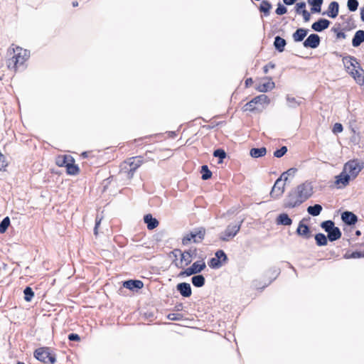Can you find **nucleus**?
<instances>
[{
  "label": "nucleus",
  "mask_w": 364,
  "mask_h": 364,
  "mask_svg": "<svg viewBox=\"0 0 364 364\" xmlns=\"http://www.w3.org/2000/svg\"><path fill=\"white\" fill-rule=\"evenodd\" d=\"M30 53L26 49L12 45L7 50V67L16 71L28 59Z\"/></svg>",
  "instance_id": "f257e3e1"
},
{
  "label": "nucleus",
  "mask_w": 364,
  "mask_h": 364,
  "mask_svg": "<svg viewBox=\"0 0 364 364\" xmlns=\"http://www.w3.org/2000/svg\"><path fill=\"white\" fill-rule=\"evenodd\" d=\"M295 169L290 168L287 171L283 173L279 178H277L270 192V196L274 198H279L282 196L285 190V181L288 179V175L295 172Z\"/></svg>",
  "instance_id": "f03ea898"
},
{
  "label": "nucleus",
  "mask_w": 364,
  "mask_h": 364,
  "mask_svg": "<svg viewBox=\"0 0 364 364\" xmlns=\"http://www.w3.org/2000/svg\"><path fill=\"white\" fill-rule=\"evenodd\" d=\"M56 164L60 167H65L69 175H76L79 173V168L75 164L74 159L70 155L58 156L55 159Z\"/></svg>",
  "instance_id": "7ed1b4c3"
},
{
  "label": "nucleus",
  "mask_w": 364,
  "mask_h": 364,
  "mask_svg": "<svg viewBox=\"0 0 364 364\" xmlns=\"http://www.w3.org/2000/svg\"><path fill=\"white\" fill-rule=\"evenodd\" d=\"M172 255L176 258L180 256V259L173 261V264L177 268L183 269L190 264L192 262V254L191 250L182 252L179 249H175L171 252Z\"/></svg>",
  "instance_id": "20e7f679"
},
{
  "label": "nucleus",
  "mask_w": 364,
  "mask_h": 364,
  "mask_svg": "<svg viewBox=\"0 0 364 364\" xmlns=\"http://www.w3.org/2000/svg\"><path fill=\"white\" fill-rule=\"evenodd\" d=\"M321 227L328 233L327 238L331 242L338 240L341 237L342 233L340 229L335 226V224L332 220H326L322 222Z\"/></svg>",
  "instance_id": "39448f33"
},
{
  "label": "nucleus",
  "mask_w": 364,
  "mask_h": 364,
  "mask_svg": "<svg viewBox=\"0 0 364 364\" xmlns=\"http://www.w3.org/2000/svg\"><path fill=\"white\" fill-rule=\"evenodd\" d=\"M141 156H135L128 159L123 164L122 169L127 172L129 177H132L135 171L143 164Z\"/></svg>",
  "instance_id": "423d86ee"
},
{
  "label": "nucleus",
  "mask_w": 364,
  "mask_h": 364,
  "mask_svg": "<svg viewBox=\"0 0 364 364\" xmlns=\"http://www.w3.org/2000/svg\"><path fill=\"white\" fill-rule=\"evenodd\" d=\"M242 223V220L228 225L226 229L220 232L219 235L220 240L223 241L232 240L240 231Z\"/></svg>",
  "instance_id": "0eeeda50"
},
{
  "label": "nucleus",
  "mask_w": 364,
  "mask_h": 364,
  "mask_svg": "<svg viewBox=\"0 0 364 364\" xmlns=\"http://www.w3.org/2000/svg\"><path fill=\"white\" fill-rule=\"evenodd\" d=\"M363 168V163L358 159L350 160L345 164L343 169L355 179Z\"/></svg>",
  "instance_id": "6e6552de"
},
{
  "label": "nucleus",
  "mask_w": 364,
  "mask_h": 364,
  "mask_svg": "<svg viewBox=\"0 0 364 364\" xmlns=\"http://www.w3.org/2000/svg\"><path fill=\"white\" fill-rule=\"evenodd\" d=\"M34 356L37 360L45 363L53 364L56 361L55 355L50 353L48 348L43 347L36 349L34 352Z\"/></svg>",
  "instance_id": "1a4fd4ad"
},
{
  "label": "nucleus",
  "mask_w": 364,
  "mask_h": 364,
  "mask_svg": "<svg viewBox=\"0 0 364 364\" xmlns=\"http://www.w3.org/2000/svg\"><path fill=\"white\" fill-rule=\"evenodd\" d=\"M205 233V230L203 228L195 229L183 237L182 242L183 245H188L191 241H193L194 242H200L204 238Z\"/></svg>",
  "instance_id": "9d476101"
},
{
  "label": "nucleus",
  "mask_w": 364,
  "mask_h": 364,
  "mask_svg": "<svg viewBox=\"0 0 364 364\" xmlns=\"http://www.w3.org/2000/svg\"><path fill=\"white\" fill-rule=\"evenodd\" d=\"M304 201L306 200L300 197V194L295 188L289 193L287 198L284 200V207L295 208L300 205Z\"/></svg>",
  "instance_id": "9b49d317"
},
{
  "label": "nucleus",
  "mask_w": 364,
  "mask_h": 364,
  "mask_svg": "<svg viewBox=\"0 0 364 364\" xmlns=\"http://www.w3.org/2000/svg\"><path fill=\"white\" fill-rule=\"evenodd\" d=\"M205 268V263L203 261L195 262L190 267L185 269L181 272L178 277H189L193 274H196L201 272Z\"/></svg>",
  "instance_id": "f8f14e48"
},
{
  "label": "nucleus",
  "mask_w": 364,
  "mask_h": 364,
  "mask_svg": "<svg viewBox=\"0 0 364 364\" xmlns=\"http://www.w3.org/2000/svg\"><path fill=\"white\" fill-rule=\"evenodd\" d=\"M269 100L268 97L265 95H260L254 97L252 100L246 103L244 107V111H255L256 109L255 105L258 103H269Z\"/></svg>",
  "instance_id": "ddd939ff"
},
{
  "label": "nucleus",
  "mask_w": 364,
  "mask_h": 364,
  "mask_svg": "<svg viewBox=\"0 0 364 364\" xmlns=\"http://www.w3.org/2000/svg\"><path fill=\"white\" fill-rule=\"evenodd\" d=\"M297 192L300 194V197L306 200L313 194V186L311 183L305 181L299 185L296 188Z\"/></svg>",
  "instance_id": "4468645a"
},
{
  "label": "nucleus",
  "mask_w": 364,
  "mask_h": 364,
  "mask_svg": "<svg viewBox=\"0 0 364 364\" xmlns=\"http://www.w3.org/2000/svg\"><path fill=\"white\" fill-rule=\"evenodd\" d=\"M350 180H353L350 175L343 169L342 172L336 177L335 183L339 188H344L348 185Z\"/></svg>",
  "instance_id": "2eb2a0df"
},
{
  "label": "nucleus",
  "mask_w": 364,
  "mask_h": 364,
  "mask_svg": "<svg viewBox=\"0 0 364 364\" xmlns=\"http://www.w3.org/2000/svg\"><path fill=\"white\" fill-rule=\"evenodd\" d=\"M263 80L264 82H261L257 85L256 87L257 90L260 92H267L274 88L275 84L271 77L264 78Z\"/></svg>",
  "instance_id": "dca6fc26"
},
{
  "label": "nucleus",
  "mask_w": 364,
  "mask_h": 364,
  "mask_svg": "<svg viewBox=\"0 0 364 364\" xmlns=\"http://www.w3.org/2000/svg\"><path fill=\"white\" fill-rule=\"evenodd\" d=\"M343 63L346 71L349 73L356 68V65H359V63L355 58L353 56H346L343 58Z\"/></svg>",
  "instance_id": "f3484780"
},
{
  "label": "nucleus",
  "mask_w": 364,
  "mask_h": 364,
  "mask_svg": "<svg viewBox=\"0 0 364 364\" xmlns=\"http://www.w3.org/2000/svg\"><path fill=\"white\" fill-rule=\"evenodd\" d=\"M320 38L317 34H311L304 41L303 45L305 48H316L319 46Z\"/></svg>",
  "instance_id": "a211bd4d"
},
{
  "label": "nucleus",
  "mask_w": 364,
  "mask_h": 364,
  "mask_svg": "<svg viewBox=\"0 0 364 364\" xmlns=\"http://www.w3.org/2000/svg\"><path fill=\"white\" fill-rule=\"evenodd\" d=\"M349 74L354 78V80L360 85L364 84V70L360 66L356 65L354 70L349 73Z\"/></svg>",
  "instance_id": "6ab92c4d"
},
{
  "label": "nucleus",
  "mask_w": 364,
  "mask_h": 364,
  "mask_svg": "<svg viewBox=\"0 0 364 364\" xmlns=\"http://www.w3.org/2000/svg\"><path fill=\"white\" fill-rule=\"evenodd\" d=\"M304 220L305 219H302L299 222L296 233L304 238H309L311 237L310 229L307 225L304 223Z\"/></svg>",
  "instance_id": "aec40b11"
},
{
  "label": "nucleus",
  "mask_w": 364,
  "mask_h": 364,
  "mask_svg": "<svg viewBox=\"0 0 364 364\" xmlns=\"http://www.w3.org/2000/svg\"><path fill=\"white\" fill-rule=\"evenodd\" d=\"M343 222L347 225H355L358 221V217L350 211H345L341 214Z\"/></svg>",
  "instance_id": "412c9836"
},
{
  "label": "nucleus",
  "mask_w": 364,
  "mask_h": 364,
  "mask_svg": "<svg viewBox=\"0 0 364 364\" xmlns=\"http://www.w3.org/2000/svg\"><path fill=\"white\" fill-rule=\"evenodd\" d=\"M339 11V5L336 1H332L330 3L328 10L326 12H324L323 14L326 15L330 18H336Z\"/></svg>",
  "instance_id": "4be33fe9"
},
{
  "label": "nucleus",
  "mask_w": 364,
  "mask_h": 364,
  "mask_svg": "<svg viewBox=\"0 0 364 364\" xmlns=\"http://www.w3.org/2000/svg\"><path fill=\"white\" fill-rule=\"evenodd\" d=\"M176 289L180 292L181 296H183L184 297H189L192 294L191 287L190 284H188V283H186V282L179 283L176 286Z\"/></svg>",
  "instance_id": "5701e85b"
},
{
  "label": "nucleus",
  "mask_w": 364,
  "mask_h": 364,
  "mask_svg": "<svg viewBox=\"0 0 364 364\" xmlns=\"http://www.w3.org/2000/svg\"><path fill=\"white\" fill-rule=\"evenodd\" d=\"M330 21L325 18H321L311 26L313 30L321 32L329 26Z\"/></svg>",
  "instance_id": "b1692460"
},
{
  "label": "nucleus",
  "mask_w": 364,
  "mask_h": 364,
  "mask_svg": "<svg viewBox=\"0 0 364 364\" xmlns=\"http://www.w3.org/2000/svg\"><path fill=\"white\" fill-rule=\"evenodd\" d=\"M124 287L130 290L140 289L144 287V284L140 280H128L124 282Z\"/></svg>",
  "instance_id": "393cba45"
},
{
  "label": "nucleus",
  "mask_w": 364,
  "mask_h": 364,
  "mask_svg": "<svg viewBox=\"0 0 364 364\" xmlns=\"http://www.w3.org/2000/svg\"><path fill=\"white\" fill-rule=\"evenodd\" d=\"M144 221L147 225V228L150 230H154L159 225V221L151 214L145 215L144 217Z\"/></svg>",
  "instance_id": "a878e982"
},
{
  "label": "nucleus",
  "mask_w": 364,
  "mask_h": 364,
  "mask_svg": "<svg viewBox=\"0 0 364 364\" xmlns=\"http://www.w3.org/2000/svg\"><path fill=\"white\" fill-rule=\"evenodd\" d=\"M363 42H364V31L359 30L355 32L354 37L352 40V45L354 47L359 46Z\"/></svg>",
  "instance_id": "bb28decb"
},
{
  "label": "nucleus",
  "mask_w": 364,
  "mask_h": 364,
  "mask_svg": "<svg viewBox=\"0 0 364 364\" xmlns=\"http://www.w3.org/2000/svg\"><path fill=\"white\" fill-rule=\"evenodd\" d=\"M308 30L305 28H298L292 35L295 42H300L306 36Z\"/></svg>",
  "instance_id": "cd10ccee"
},
{
  "label": "nucleus",
  "mask_w": 364,
  "mask_h": 364,
  "mask_svg": "<svg viewBox=\"0 0 364 364\" xmlns=\"http://www.w3.org/2000/svg\"><path fill=\"white\" fill-rule=\"evenodd\" d=\"M267 154L265 147L252 148L250 149V154L252 158H259L264 156Z\"/></svg>",
  "instance_id": "c85d7f7f"
},
{
  "label": "nucleus",
  "mask_w": 364,
  "mask_h": 364,
  "mask_svg": "<svg viewBox=\"0 0 364 364\" xmlns=\"http://www.w3.org/2000/svg\"><path fill=\"white\" fill-rule=\"evenodd\" d=\"M272 7V6L269 1L263 0L260 4L259 9L265 16H268Z\"/></svg>",
  "instance_id": "c756f323"
},
{
  "label": "nucleus",
  "mask_w": 364,
  "mask_h": 364,
  "mask_svg": "<svg viewBox=\"0 0 364 364\" xmlns=\"http://www.w3.org/2000/svg\"><path fill=\"white\" fill-rule=\"evenodd\" d=\"M287 43L286 41L280 36H276L274 41V46L279 52H283Z\"/></svg>",
  "instance_id": "7c9ffc66"
},
{
  "label": "nucleus",
  "mask_w": 364,
  "mask_h": 364,
  "mask_svg": "<svg viewBox=\"0 0 364 364\" xmlns=\"http://www.w3.org/2000/svg\"><path fill=\"white\" fill-rule=\"evenodd\" d=\"M291 223L292 220L286 213H282L277 218V224L289 226Z\"/></svg>",
  "instance_id": "2f4dec72"
},
{
  "label": "nucleus",
  "mask_w": 364,
  "mask_h": 364,
  "mask_svg": "<svg viewBox=\"0 0 364 364\" xmlns=\"http://www.w3.org/2000/svg\"><path fill=\"white\" fill-rule=\"evenodd\" d=\"M191 282L196 287H202L205 284V277L201 275H196L191 278Z\"/></svg>",
  "instance_id": "473e14b6"
},
{
  "label": "nucleus",
  "mask_w": 364,
  "mask_h": 364,
  "mask_svg": "<svg viewBox=\"0 0 364 364\" xmlns=\"http://www.w3.org/2000/svg\"><path fill=\"white\" fill-rule=\"evenodd\" d=\"M322 206L319 204H316L312 206H309L307 208V212L312 216H317L320 215L322 211Z\"/></svg>",
  "instance_id": "72a5a7b5"
},
{
  "label": "nucleus",
  "mask_w": 364,
  "mask_h": 364,
  "mask_svg": "<svg viewBox=\"0 0 364 364\" xmlns=\"http://www.w3.org/2000/svg\"><path fill=\"white\" fill-rule=\"evenodd\" d=\"M323 0H308V3L312 6L311 11L318 13L321 11V7Z\"/></svg>",
  "instance_id": "f704fd0d"
},
{
  "label": "nucleus",
  "mask_w": 364,
  "mask_h": 364,
  "mask_svg": "<svg viewBox=\"0 0 364 364\" xmlns=\"http://www.w3.org/2000/svg\"><path fill=\"white\" fill-rule=\"evenodd\" d=\"M315 240L318 246H325L328 243V238L323 233L316 234L315 235Z\"/></svg>",
  "instance_id": "c9c22d12"
},
{
  "label": "nucleus",
  "mask_w": 364,
  "mask_h": 364,
  "mask_svg": "<svg viewBox=\"0 0 364 364\" xmlns=\"http://www.w3.org/2000/svg\"><path fill=\"white\" fill-rule=\"evenodd\" d=\"M287 105L292 108L296 107L300 105V102H299L294 97L290 95L287 96Z\"/></svg>",
  "instance_id": "e433bc0d"
},
{
  "label": "nucleus",
  "mask_w": 364,
  "mask_h": 364,
  "mask_svg": "<svg viewBox=\"0 0 364 364\" xmlns=\"http://www.w3.org/2000/svg\"><path fill=\"white\" fill-rule=\"evenodd\" d=\"M223 263L221 260H219L218 258L213 257L208 262V266L213 269H218L222 266Z\"/></svg>",
  "instance_id": "4c0bfd02"
},
{
  "label": "nucleus",
  "mask_w": 364,
  "mask_h": 364,
  "mask_svg": "<svg viewBox=\"0 0 364 364\" xmlns=\"http://www.w3.org/2000/svg\"><path fill=\"white\" fill-rule=\"evenodd\" d=\"M201 173H202V179L203 180H208L212 176L211 171L208 169V167L206 165L202 166Z\"/></svg>",
  "instance_id": "58836bf2"
},
{
  "label": "nucleus",
  "mask_w": 364,
  "mask_h": 364,
  "mask_svg": "<svg viewBox=\"0 0 364 364\" xmlns=\"http://www.w3.org/2000/svg\"><path fill=\"white\" fill-rule=\"evenodd\" d=\"M23 293H24V299L26 301H31L32 300L33 297L34 296V292H33V289L29 287H26V289L23 291Z\"/></svg>",
  "instance_id": "ea45409f"
},
{
  "label": "nucleus",
  "mask_w": 364,
  "mask_h": 364,
  "mask_svg": "<svg viewBox=\"0 0 364 364\" xmlns=\"http://www.w3.org/2000/svg\"><path fill=\"white\" fill-rule=\"evenodd\" d=\"M10 225V219L9 217H6L3 219V220L0 223V233H4L6 232L7 228Z\"/></svg>",
  "instance_id": "a19ab883"
},
{
  "label": "nucleus",
  "mask_w": 364,
  "mask_h": 364,
  "mask_svg": "<svg viewBox=\"0 0 364 364\" xmlns=\"http://www.w3.org/2000/svg\"><path fill=\"white\" fill-rule=\"evenodd\" d=\"M213 156L215 157H218L220 161L218 163H222L223 160L226 157V153L223 149H218L214 151Z\"/></svg>",
  "instance_id": "79ce46f5"
},
{
  "label": "nucleus",
  "mask_w": 364,
  "mask_h": 364,
  "mask_svg": "<svg viewBox=\"0 0 364 364\" xmlns=\"http://www.w3.org/2000/svg\"><path fill=\"white\" fill-rule=\"evenodd\" d=\"M347 6L349 11H355L358 6V1L357 0H348Z\"/></svg>",
  "instance_id": "37998d69"
},
{
  "label": "nucleus",
  "mask_w": 364,
  "mask_h": 364,
  "mask_svg": "<svg viewBox=\"0 0 364 364\" xmlns=\"http://www.w3.org/2000/svg\"><path fill=\"white\" fill-rule=\"evenodd\" d=\"M287 152V146H284L281 149L276 150L274 152V156L277 158L282 157Z\"/></svg>",
  "instance_id": "c03bdc74"
},
{
  "label": "nucleus",
  "mask_w": 364,
  "mask_h": 364,
  "mask_svg": "<svg viewBox=\"0 0 364 364\" xmlns=\"http://www.w3.org/2000/svg\"><path fill=\"white\" fill-rule=\"evenodd\" d=\"M215 257L223 262H225L228 259L227 256L223 250H218L215 253Z\"/></svg>",
  "instance_id": "a18cd8bd"
},
{
  "label": "nucleus",
  "mask_w": 364,
  "mask_h": 364,
  "mask_svg": "<svg viewBox=\"0 0 364 364\" xmlns=\"http://www.w3.org/2000/svg\"><path fill=\"white\" fill-rule=\"evenodd\" d=\"M287 11V9L284 6H283L280 3L278 4V6L275 11V12L277 15H283V14H286Z\"/></svg>",
  "instance_id": "49530a36"
},
{
  "label": "nucleus",
  "mask_w": 364,
  "mask_h": 364,
  "mask_svg": "<svg viewBox=\"0 0 364 364\" xmlns=\"http://www.w3.org/2000/svg\"><path fill=\"white\" fill-rule=\"evenodd\" d=\"M7 164L5 156L0 152V171L6 168Z\"/></svg>",
  "instance_id": "de8ad7c7"
},
{
  "label": "nucleus",
  "mask_w": 364,
  "mask_h": 364,
  "mask_svg": "<svg viewBox=\"0 0 364 364\" xmlns=\"http://www.w3.org/2000/svg\"><path fill=\"white\" fill-rule=\"evenodd\" d=\"M102 221V218H100L99 216H97L95 220V225L94 228V234L97 236L98 235V228L100 225Z\"/></svg>",
  "instance_id": "09e8293b"
},
{
  "label": "nucleus",
  "mask_w": 364,
  "mask_h": 364,
  "mask_svg": "<svg viewBox=\"0 0 364 364\" xmlns=\"http://www.w3.org/2000/svg\"><path fill=\"white\" fill-rule=\"evenodd\" d=\"M306 4L304 2L297 3L296 5V11L297 14H301L305 9Z\"/></svg>",
  "instance_id": "8fccbe9b"
},
{
  "label": "nucleus",
  "mask_w": 364,
  "mask_h": 364,
  "mask_svg": "<svg viewBox=\"0 0 364 364\" xmlns=\"http://www.w3.org/2000/svg\"><path fill=\"white\" fill-rule=\"evenodd\" d=\"M343 126L340 123H336L334 125H333V132L334 133H341L343 132Z\"/></svg>",
  "instance_id": "3c124183"
},
{
  "label": "nucleus",
  "mask_w": 364,
  "mask_h": 364,
  "mask_svg": "<svg viewBox=\"0 0 364 364\" xmlns=\"http://www.w3.org/2000/svg\"><path fill=\"white\" fill-rule=\"evenodd\" d=\"M364 257V252H353L351 253L350 256L348 257V258H360Z\"/></svg>",
  "instance_id": "603ef678"
},
{
  "label": "nucleus",
  "mask_w": 364,
  "mask_h": 364,
  "mask_svg": "<svg viewBox=\"0 0 364 364\" xmlns=\"http://www.w3.org/2000/svg\"><path fill=\"white\" fill-rule=\"evenodd\" d=\"M303 16V18H304V21L307 22L309 21L310 19V17H311V15H310V13L306 11V9H304L301 13Z\"/></svg>",
  "instance_id": "864d4df0"
},
{
  "label": "nucleus",
  "mask_w": 364,
  "mask_h": 364,
  "mask_svg": "<svg viewBox=\"0 0 364 364\" xmlns=\"http://www.w3.org/2000/svg\"><path fill=\"white\" fill-rule=\"evenodd\" d=\"M181 316L179 314H170L168 315V318L171 321L179 320Z\"/></svg>",
  "instance_id": "5fc2aeb1"
},
{
  "label": "nucleus",
  "mask_w": 364,
  "mask_h": 364,
  "mask_svg": "<svg viewBox=\"0 0 364 364\" xmlns=\"http://www.w3.org/2000/svg\"><path fill=\"white\" fill-rule=\"evenodd\" d=\"M275 65L274 64L269 63V64L266 65L263 68V70L264 73H267L269 69L274 68Z\"/></svg>",
  "instance_id": "6e6d98bb"
},
{
  "label": "nucleus",
  "mask_w": 364,
  "mask_h": 364,
  "mask_svg": "<svg viewBox=\"0 0 364 364\" xmlns=\"http://www.w3.org/2000/svg\"><path fill=\"white\" fill-rule=\"evenodd\" d=\"M68 339L70 341H80V336L76 333H70L68 335Z\"/></svg>",
  "instance_id": "4d7b16f0"
},
{
  "label": "nucleus",
  "mask_w": 364,
  "mask_h": 364,
  "mask_svg": "<svg viewBox=\"0 0 364 364\" xmlns=\"http://www.w3.org/2000/svg\"><path fill=\"white\" fill-rule=\"evenodd\" d=\"M296 0H283L284 3L287 5H292Z\"/></svg>",
  "instance_id": "13d9d810"
},
{
  "label": "nucleus",
  "mask_w": 364,
  "mask_h": 364,
  "mask_svg": "<svg viewBox=\"0 0 364 364\" xmlns=\"http://www.w3.org/2000/svg\"><path fill=\"white\" fill-rule=\"evenodd\" d=\"M253 82V80L252 78H247L246 80H245V85L247 87H249L250 86Z\"/></svg>",
  "instance_id": "bf43d9fd"
},
{
  "label": "nucleus",
  "mask_w": 364,
  "mask_h": 364,
  "mask_svg": "<svg viewBox=\"0 0 364 364\" xmlns=\"http://www.w3.org/2000/svg\"><path fill=\"white\" fill-rule=\"evenodd\" d=\"M337 38H346V34L343 32H339L337 34Z\"/></svg>",
  "instance_id": "052dcab7"
},
{
  "label": "nucleus",
  "mask_w": 364,
  "mask_h": 364,
  "mask_svg": "<svg viewBox=\"0 0 364 364\" xmlns=\"http://www.w3.org/2000/svg\"><path fill=\"white\" fill-rule=\"evenodd\" d=\"M360 18L361 20L364 22V8L360 9Z\"/></svg>",
  "instance_id": "680f3d73"
},
{
  "label": "nucleus",
  "mask_w": 364,
  "mask_h": 364,
  "mask_svg": "<svg viewBox=\"0 0 364 364\" xmlns=\"http://www.w3.org/2000/svg\"><path fill=\"white\" fill-rule=\"evenodd\" d=\"M73 6H78V3H77V1H74V2H73Z\"/></svg>",
  "instance_id": "e2e57ef3"
},
{
  "label": "nucleus",
  "mask_w": 364,
  "mask_h": 364,
  "mask_svg": "<svg viewBox=\"0 0 364 364\" xmlns=\"http://www.w3.org/2000/svg\"><path fill=\"white\" fill-rule=\"evenodd\" d=\"M360 234H361V232H360V230H357V231L355 232V235H358V236L360 235Z\"/></svg>",
  "instance_id": "0e129e2a"
},
{
  "label": "nucleus",
  "mask_w": 364,
  "mask_h": 364,
  "mask_svg": "<svg viewBox=\"0 0 364 364\" xmlns=\"http://www.w3.org/2000/svg\"><path fill=\"white\" fill-rule=\"evenodd\" d=\"M82 155H83L84 156H86V153H83V154H82Z\"/></svg>",
  "instance_id": "69168bd1"
},
{
  "label": "nucleus",
  "mask_w": 364,
  "mask_h": 364,
  "mask_svg": "<svg viewBox=\"0 0 364 364\" xmlns=\"http://www.w3.org/2000/svg\"><path fill=\"white\" fill-rule=\"evenodd\" d=\"M18 364H24V363H20V362H19V363H18Z\"/></svg>",
  "instance_id": "338daca9"
}]
</instances>
